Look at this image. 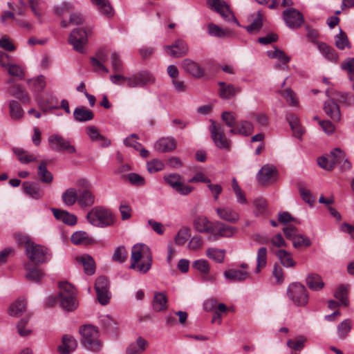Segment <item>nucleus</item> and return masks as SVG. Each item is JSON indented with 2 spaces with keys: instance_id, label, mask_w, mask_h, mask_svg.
<instances>
[{
  "instance_id": "1",
  "label": "nucleus",
  "mask_w": 354,
  "mask_h": 354,
  "mask_svg": "<svg viewBox=\"0 0 354 354\" xmlns=\"http://www.w3.org/2000/svg\"><path fill=\"white\" fill-rule=\"evenodd\" d=\"M129 268L146 274L151 268L153 257L151 249L145 243H136L131 252Z\"/></svg>"
},
{
  "instance_id": "2",
  "label": "nucleus",
  "mask_w": 354,
  "mask_h": 354,
  "mask_svg": "<svg viewBox=\"0 0 354 354\" xmlns=\"http://www.w3.org/2000/svg\"><path fill=\"white\" fill-rule=\"evenodd\" d=\"M86 218L90 224L97 227H106L115 223L113 214L109 209L97 206L87 214Z\"/></svg>"
},
{
  "instance_id": "3",
  "label": "nucleus",
  "mask_w": 354,
  "mask_h": 354,
  "mask_svg": "<svg viewBox=\"0 0 354 354\" xmlns=\"http://www.w3.org/2000/svg\"><path fill=\"white\" fill-rule=\"evenodd\" d=\"M59 302L62 308L67 311L74 310L78 305L74 286L66 282H60Z\"/></svg>"
},
{
  "instance_id": "4",
  "label": "nucleus",
  "mask_w": 354,
  "mask_h": 354,
  "mask_svg": "<svg viewBox=\"0 0 354 354\" xmlns=\"http://www.w3.org/2000/svg\"><path fill=\"white\" fill-rule=\"evenodd\" d=\"M79 332L82 336V343L85 348L94 351L100 348L99 332L95 326L86 324L80 328Z\"/></svg>"
},
{
  "instance_id": "5",
  "label": "nucleus",
  "mask_w": 354,
  "mask_h": 354,
  "mask_svg": "<svg viewBox=\"0 0 354 354\" xmlns=\"http://www.w3.org/2000/svg\"><path fill=\"white\" fill-rule=\"evenodd\" d=\"M89 28H77L69 35L68 42L73 46V49L80 53H84V48L88 41L90 35Z\"/></svg>"
},
{
  "instance_id": "6",
  "label": "nucleus",
  "mask_w": 354,
  "mask_h": 354,
  "mask_svg": "<svg viewBox=\"0 0 354 354\" xmlns=\"http://www.w3.org/2000/svg\"><path fill=\"white\" fill-rule=\"evenodd\" d=\"M156 79L153 73L149 71H140L128 77L127 86L129 88L145 87L153 85Z\"/></svg>"
},
{
  "instance_id": "7",
  "label": "nucleus",
  "mask_w": 354,
  "mask_h": 354,
  "mask_svg": "<svg viewBox=\"0 0 354 354\" xmlns=\"http://www.w3.org/2000/svg\"><path fill=\"white\" fill-rule=\"evenodd\" d=\"M287 294L289 299L297 306H305L308 301L307 290L304 285L292 283L289 285Z\"/></svg>"
},
{
  "instance_id": "8",
  "label": "nucleus",
  "mask_w": 354,
  "mask_h": 354,
  "mask_svg": "<svg viewBox=\"0 0 354 354\" xmlns=\"http://www.w3.org/2000/svg\"><path fill=\"white\" fill-rule=\"evenodd\" d=\"M211 122L209 131L211 138L216 147L219 149L230 150L231 141L227 138L221 125L212 120Z\"/></svg>"
},
{
  "instance_id": "9",
  "label": "nucleus",
  "mask_w": 354,
  "mask_h": 354,
  "mask_svg": "<svg viewBox=\"0 0 354 354\" xmlns=\"http://www.w3.org/2000/svg\"><path fill=\"white\" fill-rule=\"evenodd\" d=\"M50 148L55 151H64L68 153H76L75 146L72 145L69 140L59 134H53L48 139Z\"/></svg>"
},
{
  "instance_id": "10",
  "label": "nucleus",
  "mask_w": 354,
  "mask_h": 354,
  "mask_svg": "<svg viewBox=\"0 0 354 354\" xmlns=\"http://www.w3.org/2000/svg\"><path fill=\"white\" fill-rule=\"evenodd\" d=\"M26 254L28 259L35 264L44 263L50 259L48 250L34 243L28 245Z\"/></svg>"
},
{
  "instance_id": "11",
  "label": "nucleus",
  "mask_w": 354,
  "mask_h": 354,
  "mask_svg": "<svg viewBox=\"0 0 354 354\" xmlns=\"http://www.w3.org/2000/svg\"><path fill=\"white\" fill-rule=\"evenodd\" d=\"M109 282L107 277H99L95 283V289L98 301L102 305H106L109 302L110 293L109 291Z\"/></svg>"
},
{
  "instance_id": "12",
  "label": "nucleus",
  "mask_w": 354,
  "mask_h": 354,
  "mask_svg": "<svg viewBox=\"0 0 354 354\" xmlns=\"http://www.w3.org/2000/svg\"><path fill=\"white\" fill-rule=\"evenodd\" d=\"M207 3L212 10H214L215 11H216L225 19L229 21H232L235 24H236L237 26H239L238 21L235 18L233 13L230 11L229 6L224 1L207 0Z\"/></svg>"
},
{
  "instance_id": "13",
  "label": "nucleus",
  "mask_w": 354,
  "mask_h": 354,
  "mask_svg": "<svg viewBox=\"0 0 354 354\" xmlns=\"http://www.w3.org/2000/svg\"><path fill=\"white\" fill-rule=\"evenodd\" d=\"M326 93L328 100L324 103V110L326 114L333 121L339 122L341 120V113L339 104L333 96V92L327 90Z\"/></svg>"
},
{
  "instance_id": "14",
  "label": "nucleus",
  "mask_w": 354,
  "mask_h": 354,
  "mask_svg": "<svg viewBox=\"0 0 354 354\" xmlns=\"http://www.w3.org/2000/svg\"><path fill=\"white\" fill-rule=\"evenodd\" d=\"M283 18L288 27L297 29L304 22L303 15L297 10L290 8L283 12Z\"/></svg>"
},
{
  "instance_id": "15",
  "label": "nucleus",
  "mask_w": 354,
  "mask_h": 354,
  "mask_svg": "<svg viewBox=\"0 0 354 354\" xmlns=\"http://www.w3.org/2000/svg\"><path fill=\"white\" fill-rule=\"evenodd\" d=\"M164 49L169 56L175 58L182 57L189 51L187 43L183 39H176L172 44L165 46Z\"/></svg>"
},
{
  "instance_id": "16",
  "label": "nucleus",
  "mask_w": 354,
  "mask_h": 354,
  "mask_svg": "<svg viewBox=\"0 0 354 354\" xmlns=\"http://www.w3.org/2000/svg\"><path fill=\"white\" fill-rule=\"evenodd\" d=\"M328 157L330 162H334V168L336 165H339L342 171H346L351 168V164L346 157L345 153L339 148H335L330 153Z\"/></svg>"
},
{
  "instance_id": "17",
  "label": "nucleus",
  "mask_w": 354,
  "mask_h": 354,
  "mask_svg": "<svg viewBox=\"0 0 354 354\" xmlns=\"http://www.w3.org/2000/svg\"><path fill=\"white\" fill-rule=\"evenodd\" d=\"M22 187L24 194L33 199L39 200L44 196V189L36 183L24 182L22 184Z\"/></svg>"
},
{
  "instance_id": "18",
  "label": "nucleus",
  "mask_w": 354,
  "mask_h": 354,
  "mask_svg": "<svg viewBox=\"0 0 354 354\" xmlns=\"http://www.w3.org/2000/svg\"><path fill=\"white\" fill-rule=\"evenodd\" d=\"M176 147V141L172 137H163L154 144V149L160 153H167L174 151Z\"/></svg>"
},
{
  "instance_id": "19",
  "label": "nucleus",
  "mask_w": 354,
  "mask_h": 354,
  "mask_svg": "<svg viewBox=\"0 0 354 354\" xmlns=\"http://www.w3.org/2000/svg\"><path fill=\"white\" fill-rule=\"evenodd\" d=\"M194 226L199 232L214 233L215 231L214 223H212L204 216H198L194 221Z\"/></svg>"
},
{
  "instance_id": "20",
  "label": "nucleus",
  "mask_w": 354,
  "mask_h": 354,
  "mask_svg": "<svg viewBox=\"0 0 354 354\" xmlns=\"http://www.w3.org/2000/svg\"><path fill=\"white\" fill-rule=\"evenodd\" d=\"M215 231L211 233L214 236V239H218L221 237H231L236 233V228L228 225H225L221 222H216Z\"/></svg>"
},
{
  "instance_id": "21",
  "label": "nucleus",
  "mask_w": 354,
  "mask_h": 354,
  "mask_svg": "<svg viewBox=\"0 0 354 354\" xmlns=\"http://www.w3.org/2000/svg\"><path fill=\"white\" fill-rule=\"evenodd\" d=\"M219 96L224 100H229L234 97L237 93L241 92V88L234 86L232 84H226L224 82H219Z\"/></svg>"
},
{
  "instance_id": "22",
  "label": "nucleus",
  "mask_w": 354,
  "mask_h": 354,
  "mask_svg": "<svg viewBox=\"0 0 354 354\" xmlns=\"http://www.w3.org/2000/svg\"><path fill=\"white\" fill-rule=\"evenodd\" d=\"M182 66L188 73L196 78L204 75V69L198 63L190 59H183Z\"/></svg>"
},
{
  "instance_id": "23",
  "label": "nucleus",
  "mask_w": 354,
  "mask_h": 354,
  "mask_svg": "<svg viewBox=\"0 0 354 354\" xmlns=\"http://www.w3.org/2000/svg\"><path fill=\"white\" fill-rule=\"evenodd\" d=\"M95 196L88 189H80L78 192L77 203L82 207H91L95 203Z\"/></svg>"
},
{
  "instance_id": "24",
  "label": "nucleus",
  "mask_w": 354,
  "mask_h": 354,
  "mask_svg": "<svg viewBox=\"0 0 354 354\" xmlns=\"http://www.w3.org/2000/svg\"><path fill=\"white\" fill-rule=\"evenodd\" d=\"M77 343L73 337L65 335L62 337V344L59 346L58 351L62 354H70L77 348Z\"/></svg>"
},
{
  "instance_id": "25",
  "label": "nucleus",
  "mask_w": 354,
  "mask_h": 354,
  "mask_svg": "<svg viewBox=\"0 0 354 354\" xmlns=\"http://www.w3.org/2000/svg\"><path fill=\"white\" fill-rule=\"evenodd\" d=\"M254 131L253 124L248 120H241L235 128L230 129V133L232 134H239L243 136H249Z\"/></svg>"
},
{
  "instance_id": "26",
  "label": "nucleus",
  "mask_w": 354,
  "mask_h": 354,
  "mask_svg": "<svg viewBox=\"0 0 354 354\" xmlns=\"http://www.w3.org/2000/svg\"><path fill=\"white\" fill-rule=\"evenodd\" d=\"M8 93L18 98L22 103L28 104L30 101V97L28 92L24 90L19 84H12L8 89Z\"/></svg>"
},
{
  "instance_id": "27",
  "label": "nucleus",
  "mask_w": 354,
  "mask_h": 354,
  "mask_svg": "<svg viewBox=\"0 0 354 354\" xmlns=\"http://www.w3.org/2000/svg\"><path fill=\"white\" fill-rule=\"evenodd\" d=\"M52 212L54 216L64 223L68 225H74L77 223V217L67 211L53 208Z\"/></svg>"
},
{
  "instance_id": "28",
  "label": "nucleus",
  "mask_w": 354,
  "mask_h": 354,
  "mask_svg": "<svg viewBox=\"0 0 354 354\" xmlns=\"http://www.w3.org/2000/svg\"><path fill=\"white\" fill-rule=\"evenodd\" d=\"M86 132L93 141H100L102 147H106L111 145V141L102 136L97 128L95 126H88L86 128Z\"/></svg>"
},
{
  "instance_id": "29",
  "label": "nucleus",
  "mask_w": 354,
  "mask_h": 354,
  "mask_svg": "<svg viewBox=\"0 0 354 354\" xmlns=\"http://www.w3.org/2000/svg\"><path fill=\"white\" fill-rule=\"evenodd\" d=\"M37 104L44 112L51 111L53 109H58L57 100L53 97H39L37 100Z\"/></svg>"
},
{
  "instance_id": "30",
  "label": "nucleus",
  "mask_w": 354,
  "mask_h": 354,
  "mask_svg": "<svg viewBox=\"0 0 354 354\" xmlns=\"http://www.w3.org/2000/svg\"><path fill=\"white\" fill-rule=\"evenodd\" d=\"M275 168L270 165H264L259 171L258 180L261 183H266L275 178Z\"/></svg>"
},
{
  "instance_id": "31",
  "label": "nucleus",
  "mask_w": 354,
  "mask_h": 354,
  "mask_svg": "<svg viewBox=\"0 0 354 354\" xmlns=\"http://www.w3.org/2000/svg\"><path fill=\"white\" fill-rule=\"evenodd\" d=\"M75 120L80 122H85L93 119V113L84 106H78L73 111Z\"/></svg>"
},
{
  "instance_id": "32",
  "label": "nucleus",
  "mask_w": 354,
  "mask_h": 354,
  "mask_svg": "<svg viewBox=\"0 0 354 354\" xmlns=\"http://www.w3.org/2000/svg\"><path fill=\"white\" fill-rule=\"evenodd\" d=\"M218 216L223 220L230 223H236L239 219V214L228 207H218L216 209Z\"/></svg>"
},
{
  "instance_id": "33",
  "label": "nucleus",
  "mask_w": 354,
  "mask_h": 354,
  "mask_svg": "<svg viewBox=\"0 0 354 354\" xmlns=\"http://www.w3.org/2000/svg\"><path fill=\"white\" fill-rule=\"evenodd\" d=\"M24 269L26 270V278L29 281L37 283L44 277L43 271L37 267H32L28 263H26Z\"/></svg>"
},
{
  "instance_id": "34",
  "label": "nucleus",
  "mask_w": 354,
  "mask_h": 354,
  "mask_svg": "<svg viewBox=\"0 0 354 354\" xmlns=\"http://www.w3.org/2000/svg\"><path fill=\"white\" fill-rule=\"evenodd\" d=\"M225 277L230 281H243L248 279L250 275L246 271L230 269L224 272Z\"/></svg>"
},
{
  "instance_id": "35",
  "label": "nucleus",
  "mask_w": 354,
  "mask_h": 354,
  "mask_svg": "<svg viewBox=\"0 0 354 354\" xmlns=\"http://www.w3.org/2000/svg\"><path fill=\"white\" fill-rule=\"evenodd\" d=\"M308 287L313 291H319L324 286L322 277L315 273H310L306 279Z\"/></svg>"
},
{
  "instance_id": "36",
  "label": "nucleus",
  "mask_w": 354,
  "mask_h": 354,
  "mask_svg": "<svg viewBox=\"0 0 354 354\" xmlns=\"http://www.w3.org/2000/svg\"><path fill=\"white\" fill-rule=\"evenodd\" d=\"M62 199L65 205L72 206L77 203L78 192L75 188H68L62 193Z\"/></svg>"
},
{
  "instance_id": "37",
  "label": "nucleus",
  "mask_w": 354,
  "mask_h": 354,
  "mask_svg": "<svg viewBox=\"0 0 354 354\" xmlns=\"http://www.w3.org/2000/svg\"><path fill=\"white\" fill-rule=\"evenodd\" d=\"M167 299L163 292H156L153 299V309L156 312L164 310L167 308Z\"/></svg>"
},
{
  "instance_id": "38",
  "label": "nucleus",
  "mask_w": 354,
  "mask_h": 354,
  "mask_svg": "<svg viewBox=\"0 0 354 354\" xmlns=\"http://www.w3.org/2000/svg\"><path fill=\"white\" fill-rule=\"evenodd\" d=\"M71 240L75 245H88L93 241L92 238L84 231L74 232L71 236Z\"/></svg>"
},
{
  "instance_id": "39",
  "label": "nucleus",
  "mask_w": 354,
  "mask_h": 354,
  "mask_svg": "<svg viewBox=\"0 0 354 354\" xmlns=\"http://www.w3.org/2000/svg\"><path fill=\"white\" fill-rule=\"evenodd\" d=\"M317 47L321 53L329 61L331 62H337L338 59V56L335 52V50L328 46L325 43H318Z\"/></svg>"
},
{
  "instance_id": "40",
  "label": "nucleus",
  "mask_w": 354,
  "mask_h": 354,
  "mask_svg": "<svg viewBox=\"0 0 354 354\" xmlns=\"http://www.w3.org/2000/svg\"><path fill=\"white\" fill-rule=\"evenodd\" d=\"M37 176L44 183H50L53 180V176L48 170L47 164L44 161L41 162L38 167Z\"/></svg>"
},
{
  "instance_id": "41",
  "label": "nucleus",
  "mask_w": 354,
  "mask_h": 354,
  "mask_svg": "<svg viewBox=\"0 0 354 354\" xmlns=\"http://www.w3.org/2000/svg\"><path fill=\"white\" fill-rule=\"evenodd\" d=\"M91 3L97 6L100 12L106 17L113 15V8L108 0H91Z\"/></svg>"
},
{
  "instance_id": "42",
  "label": "nucleus",
  "mask_w": 354,
  "mask_h": 354,
  "mask_svg": "<svg viewBox=\"0 0 354 354\" xmlns=\"http://www.w3.org/2000/svg\"><path fill=\"white\" fill-rule=\"evenodd\" d=\"M77 260L82 264L86 274L91 275L95 272V262L91 257L83 255L77 258Z\"/></svg>"
},
{
  "instance_id": "43",
  "label": "nucleus",
  "mask_w": 354,
  "mask_h": 354,
  "mask_svg": "<svg viewBox=\"0 0 354 354\" xmlns=\"http://www.w3.org/2000/svg\"><path fill=\"white\" fill-rule=\"evenodd\" d=\"M352 328V322L347 319L337 325V332L339 339H345L348 335Z\"/></svg>"
},
{
  "instance_id": "44",
  "label": "nucleus",
  "mask_w": 354,
  "mask_h": 354,
  "mask_svg": "<svg viewBox=\"0 0 354 354\" xmlns=\"http://www.w3.org/2000/svg\"><path fill=\"white\" fill-rule=\"evenodd\" d=\"M277 257L279 259L281 264L286 268L294 267L296 263L292 259L290 252L285 250H279L276 252Z\"/></svg>"
},
{
  "instance_id": "45",
  "label": "nucleus",
  "mask_w": 354,
  "mask_h": 354,
  "mask_svg": "<svg viewBox=\"0 0 354 354\" xmlns=\"http://www.w3.org/2000/svg\"><path fill=\"white\" fill-rule=\"evenodd\" d=\"M30 88L35 92H41L46 87L45 77L42 75L28 81Z\"/></svg>"
},
{
  "instance_id": "46",
  "label": "nucleus",
  "mask_w": 354,
  "mask_h": 354,
  "mask_svg": "<svg viewBox=\"0 0 354 354\" xmlns=\"http://www.w3.org/2000/svg\"><path fill=\"white\" fill-rule=\"evenodd\" d=\"M334 297L340 301L342 305L344 306H348V287L346 286H339L334 292Z\"/></svg>"
},
{
  "instance_id": "47",
  "label": "nucleus",
  "mask_w": 354,
  "mask_h": 354,
  "mask_svg": "<svg viewBox=\"0 0 354 354\" xmlns=\"http://www.w3.org/2000/svg\"><path fill=\"white\" fill-rule=\"evenodd\" d=\"M267 263V249L265 247H261L257 252V267L255 272L259 273L261 270L266 266Z\"/></svg>"
},
{
  "instance_id": "48",
  "label": "nucleus",
  "mask_w": 354,
  "mask_h": 354,
  "mask_svg": "<svg viewBox=\"0 0 354 354\" xmlns=\"http://www.w3.org/2000/svg\"><path fill=\"white\" fill-rule=\"evenodd\" d=\"M13 152L17 156L18 160L21 163L28 164L30 162L37 161V158L26 151L21 148H14Z\"/></svg>"
},
{
  "instance_id": "49",
  "label": "nucleus",
  "mask_w": 354,
  "mask_h": 354,
  "mask_svg": "<svg viewBox=\"0 0 354 354\" xmlns=\"http://www.w3.org/2000/svg\"><path fill=\"white\" fill-rule=\"evenodd\" d=\"M225 250H219L214 248H209L207 250L206 254L208 258L216 261L223 263L225 259Z\"/></svg>"
},
{
  "instance_id": "50",
  "label": "nucleus",
  "mask_w": 354,
  "mask_h": 354,
  "mask_svg": "<svg viewBox=\"0 0 354 354\" xmlns=\"http://www.w3.org/2000/svg\"><path fill=\"white\" fill-rule=\"evenodd\" d=\"M232 187L235 194L237 202L240 204H247L248 200L246 196L234 178L232 180Z\"/></svg>"
},
{
  "instance_id": "51",
  "label": "nucleus",
  "mask_w": 354,
  "mask_h": 354,
  "mask_svg": "<svg viewBox=\"0 0 354 354\" xmlns=\"http://www.w3.org/2000/svg\"><path fill=\"white\" fill-rule=\"evenodd\" d=\"M128 257V252L124 245L117 247L113 254L112 259L115 262L124 263Z\"/></svg>"
},
{
  "instance_id": "52",
  "label": "nucleus",
  "mask_w": 354,
  "mask_h": 354,
  "mask_svg": "<svg viewBox=\"0 0 354 354\" xmlns=\"http://www.w3.org/2000/svg\"><path fill=\"white\" fill-rule=\"evenodd\" d=\"M306 342V338L305 337L299 336L295 340L289 339L287 341L286 344L290 348H291L295 351L299 352L304 348V344Z\"/></svg>"
},
{
  "instance_id": "53",
  "label": "nucleus",
  "mask_w": 354,
  "mask_h": 354,
  "mask_svg": "<svg viewBox=\"0 0 354 354\" xmlns=\"http://www.w3.org/2000/svg\"><path fill=\"white\" fill-rule=\"evenodd\" d=\"M9 109L10 114L12 118L18 120L22 118L24 115V111L17 101H10L9 104Z\"/></svg>"
},
{
  "instance_id": "54",
  "label": "nucleus",
  "mask_w": 354,
  "mask_h": 354,
  "mask_svg": "<svg viewBox=\"0 0 354 354\" xmlns=\"http://www.w3.org/2000/svg\"><path fill=\"white\" fill-rule=\"evenodd\" d=\"M26 304L25 300L19 299L10 307V315L19 316L26 310Z\"/></svg>"
},
{
  "instance_id": "55",
  "label": "nucleus",
  "mask_w": 354,
  "mask_h": 354,
  "mask_svg": "<svg viewBox=\"0 0 354 354\" xmlns=\"http://www.w3.org/2000/svg\"><path fill=\"white\" fill-rule=\"evenodd\" d=\"M190 236V230L187 227H183L178 232L174 241L176 244L182 245L185 243L187 239Z\"/></svg>"
},
{
  "instance_id": "56",
  "label": "nucleus",
  "mask_w": 354,
  "mask_h": 354,
  "mask_svg": "<svg viewBox=\"0 0 354 354\" xmlns=\"http://www.w3.org/2000/svg\"><path fill=\"white\" fill-rule=\"evenodd\" d=\"M267 53L269 57L277 59L283 62V64H287L290 60V57L287 56L283 50L279 48H275L274 50H269Z\"/></svg>"
},
{
  "instance_id": "57",
  "label": "nucleus",
  "mask_w": 354,
  "mask_h": 354,
  "mask_svg": "<svg viewBox=\"0 0 354 354\" xmlns=\"http://www.w3.org/2000/svg\"><path fill=\"white\" fill-rule=\"evenodd\" d=\"M335 45L340 49L344 50L346 46L349 47V41L348 37L344 32L340 30V32L335 37Z\"/></svg>"
},
{
  "instance_id": "58",
  "label": "nucleus",
  "mask_w": 354,
  "mask_h": 354,
  "mask_svg": "<svg viewBox=\"0 0 354 354\" xmlns=\"http://www.w3.org/2000/svg\"><path fill=\"white\" fill-rule=\"evenodd\" d=\"M6 67L9 75L17 77L19 80H23L24 78V72L19 66L13 64H8Z\"/></svg>"
},
{
  "instance_id": "59",
  "label": "nucleus",
  "mask_w": 354,
  "mask_h": 354,
  "mask_svg": "<svg viewBox=\"0 0 354 354\" xmlns=\"http://www.w3.org/2000/svg\"><path fill=\"white\" fill-rule=\"evenodd\" d=\"M333 96L337 102L344 104L346 105H351L354 104V97L348 93H342L338 92H333Z\"/></svg>"
},
{
  "instance_id": "60",
  "label": "nucleus",
  "mask_w": 354,
  "mask_h": 354,
  "mask_svg": "<svg viewBox=\"0 0 354 354\" xmlns=\"http://www.w3.org/2000/svg\"><path fill=\"white\" fill-rule=\"evenodd\" d=\"M262 25V15L261 12L259 11L257 18L250 25L246 26L245 28L249 32L254 33L258 32L261 28Z\"/></svg>"
},
{
  "instance_id": "61",
  "label": "nucleus",
  "mask_w": 354,
  "mask_h": 354,
  "mask_svg": "<svg viewBox=\"0 0 354 354\" xmlns=\"http://www.w3.org/2000/svg\"><path fill=\"white\" fill-rule=\"evenodd\" d=\"M293 246L298 248L301 246L309 247L311 245L310 240L301 234H298L292 240Z\"/></svg>"
},
{
  "instance_id": "62",
  "label": "nucleus",
  "mask_w": 354,
  "mask_h": 354,
  "mask_svg": "<svg viewBox=\"0 0 354 354\" xmlns=\"http://www.w3.org/2000/svg\"><path fill=\"white\" fill-rule=\"evenodd\" d=\"M222 120L225 123L226 126L231 129L235 128L236 127V115L230 111H224L221 114Z\"/></svg>"
},
{
  "instance_id": "63",
  "label": "nucleus",
  "mask_w": 354,
  "mask_h": 354,
  "mask_svg": "<svg viewBox=\"0 0 354 354\" xmlns=\"http://www.w3.org/2000/svg\"><path fill=\"white\" fill-rule=\"evenodd\" d=\"M317 164L325 170L330 171L334 169V162H330L328 154L319 157L317 158Z\"/></svg>"
},
{
  "instance_id": "64",
  "label": "nucleus",
  "mask_w": 354,
  "mask_h": 354,
  "mask_svg": "<svg viewBox=\"0 0 354 354\" xmlns=\"http://www.w3.org/2000/svg\"><path fill=\"white\" fill-rule=\"evenodd\" d=\"M342 68L348 72L351 80L354 79V58H348L343 62Z\"/></svg>"
}]
</instances>
